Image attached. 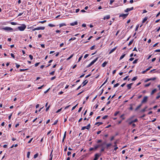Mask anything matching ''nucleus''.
<instances>
[{
  "mask_svg": "<svg viewBox=\"0 0 160 160\" xmlns=\"http://www.w3.org/2000/svg\"><path fill=\"white\" fill-rule=\"evenodd\" d=\"M26 26L24 24H22L20 26L18 27V29L20 31H23L26 28Z\"/></svg>",
  "mask_w": 160,
  "mask_h": 160,
  "instance_id": "1",
  "label": "nucleus"
},
{
  "mask_svg": "<svg viewBox=\"0 0 160 160\" xmlns=\"http://www.w3.org/2000/svg\"><path fill=\"white\" fill-rule=\"evenodd\" d=\"M2 29L7 31L12 32L13 31V29L10 27L3 28Z\"/></svg>",
  "mask_w": 160,
  "mask_h": 160,
  "instance_id": "2",
  "label": "nucleus"
},
{
  "mask_svg": "<svg viewBox=\"0 0 160 160\" xmlns=\"http://www.w3.org/2000/svg\"><path fill=\"white\" fill-rule=\"evenodd\" d=\"M98 59V58H96V59H94L87 66V67L88 68L91 67L92 65L95 62L97 61Z\"/></svg>",
  "mask_w": 160,
  "mask_h": 160,
  "instance_id": "3",
  "label": "nucleus"
},
{
  "mask_svg": "<svg viewBox=\"0 0 160 160\" xmlns=\"http://www.w3.org/2000/svg\"><path fill=\"white\" fill-rule=\"evenodd\" d=\"M90 127H91L90 124V123H89L86 126H84V127H82V128H81V130H84L85 129H86L88 130L90 128Z\"/></svg>",
  "mask_w": 160,
  "mask_h": 160,
  "instance_id": "4",
  "label": "nucleus"
},
{
  "mask_svg": "<svg viewBox=\"0 0 160 160\" xmlns=\"http://www.w3.org/2000/svg\"><path fill=\"white\" fill-rule=\"evenodd\" d=\"M148 97L147 96H145L141 102L142 103L146 102L148 101Z\"/></svg>",
  "mask_w": 160,
  "mask_h": 160,
  "instance_id": "5",
  "label": "nucleus"
},
{
  "mask_svg": "<svg viewBox=\"0 0 160 160\" xmlns=\"http://www.w3.org/2000/svg\"><path fill=\"white\" fill-rule=\"evenodd\" d=\"M128 15V13H127V14L123 13V14H120L119 16V17H123V18H125Z\"/></svg>",
  "mask_w": 160,
  "mask_h": 160,
  "instance_id": "6",
  "label": "nucleus"
},
{
  "mask_svg": "<svg viewBox=\"0 0 160 160\" xmlns=\"http://www.w3.org/2000/svg\"><path fill=\"white\" fill-rule=\"evenodd\" d=\"M133 9V7H132L131 8H127L125 10V12H128L132 10Z\"/></svg>",
  "mask_w": 160,
  "mask_h": 160,
  "instance_id": "7",
  "label": "nucleus"
},
{
  "mask_svg": "<svg viewBox=\"0 0 160 160\" xmlns=\"http://www.w3.org/2000/svg\"><path fill=\"white\" fill-rule=\"evenodd\" d=\"M95 157L94 158L93 160H97L98 159V158L100 156V155H99L98 153L96 154L95 155Z\"/></svg>",
  "mask_w": 160,
  "mask_h": 160,
  "instance_id": "8",
  "label": "nucleus"
},
{
  "mask_svg": "<svg viewBox=\"0 0 160 160\" xmlns=\"http://www.w3.org/2000/svg\"><path fill=\"white\" fill-rule=\"evenodd\" d=\"M36 28V30H43L45 29V27H40Z\"/></svg>",
  "mask_w": 160,
  "mask_h": 160,
  "instance_id": "9",
  "label": "nucleus"
},
{
  "mask_svg": "<svg viewBox=\"0 0 160 160\" xmlns=\"http://www.w3.org/2000/svg\"><path fill=\"white\" fill-rule=\"evenodd\" d=\"M78 24V22L77 21H75L74 22L71 23L70 24V25L71 26H73L75 25H77Z\"/></svg>",
  "mask_w": 160,
  "mask_h": 160,
  "instance_id": "10",
  "label": "nucleus"
},
{
  "mask_svg": "<svg viewBox=\"0 0 160 160\" xmlns=\"http://www.w3.org/2000/svg\"><path fill=\"white\" fill-rule=\"evenodd\" d=\"M88 81L87 80H85L82 83V84H83L82 86H85L88 83Z\"/></svg>",
  "mask_w": 160,
  "mask_h": 160,
  "instance_id": "11",
  "label": "nucleus"
},
{
  "mask_svg": "<svg viewBox=\"0 0 160 160\" xmlns=\"http://www.w3.org/2000/svg\"><path fill=\"white\" fill-rule=\"evenodd\" d=\"M133 83H131L127 85L128 89H130L131 88V86L132 85Z\"/></svg>",
  "mask_w": 160,
  "mask_h": 160,
  "instance_id": "12",
  "label": "nucleus"
},
{
  "mask_svg": "<svg viewBox=\"0 0 160 160\" xmlns=\"http://www.w3.org/2000/svg\"><path fill=\"white\" fill-rule=\"evenodd\" d=\"M102 144H99V145H95L94 147V149H96L98 148H99V147L102 146Z\"/></svg>",
  "mask_w": 160,
  "mask_h": 160,
  "instance_id": "13",
  "label": "nucleus"
},
{
  "mask_svg": "<svg viewBox=\"0 0 160 160\" xmlns=\"http://www.w3.org/2000/svg\"><path fill=\"white\" fill-rule=\"evenodd\" d=\"M157 91V89H154L152 91L151 93V95H153L154 93L156 92Z\"/></svg>",
  "mask_w": 160,
  "mask_h": 160,
  "instance_id": "14",
  "label": "nucleus"
},
{
  "mask_svg": "<svg viewBox=\"0 0 160 160\" xmlns=\"http://www.w3.org/2000/svg\"><path fill=\"white\" fill-rule=\"evenodd\" d=\"M117 48V47H116L115 48H113L112 49L111 51H110L109 52V54H111V53H112V52H113Z\"/></svg>",
  "mask_w": 160,
  "mask_h": 160,
  "instance_id": "15",
  "label": "nucleus"
},
{
  "mask_svg": "<svg viewBox=\"0 0 160 160\" xmlns=\"http://www.w3.org/2000/svg\"><path fill=\"white\" fill-rule=\"evenodd\" d=\"M131 119V118H129L128 120V124L129 125H130L131 124H132L133 123V121L132 120L131 121H130Z\"/></svg>",
  "mask_w": 160,
  "mask_h": 160,
  "instance_id": "16",
  "label": "nucleus"
},
{
  "mask_svg": "<svg viewBox=\"0 0 160 160\" xmlns=\"http://www.w3.org/2000/svg\"><path fill=\"white\" fill-rule=\"evenodd\" d=\"M110 18V16L109 15H107L105 16L103 19H104V20H105L106 19H109Z\"/></svg>",
  "mask_w": 160,
  "mask_h": 160,
  "instance_id": "17",
  "label": "nucleus"
},
{
  "mask_svg": "<svg viewBox=\"0 0 160 160\" xmlns=\"http://www.w3.org/2000/svg\"><path fill=\"white\" fill-rule=\"evenodd\" d=\"M107 62L105 61L104 62L102 65V67H104L106 66L107 63Z\"/></svg>",
  "mask_w": 160,
  "mask_h": 160,
  "instance_id": "18",
  "label": "nucleus"
},
{
  "mask_svg": "<svg viewBox=\"0 0 160 160\" xmlns=\"http://www.w3.org/2000/svg\"><path fill=\"white\" fill-rule=\"evenodd\" d=\"M148 18L147 17H145L142 21V23H144L147 20Z\"/></svg>",
  "mask_w": 160,
  "mask_h": 160,
  "instance_id": "19",
  "label": "nucleus"
},
{
  "mask_svg": "<svg viewBox=\"0 0 160 160\" xmlns=\"http://www.w3.org/2000/svg\"><path fill=\"white\" fill-rule=\"evenodd\" d=\"M142 104H141L138 105V106L136 108L135 110L137 111L138 109H139L142 106Z\"/></svg>",
  "mask_w": 160,
  "mask_h": 160,
  "instance_id": "20",
  "label": "nucleus"
},
{
  "mask_svg": "<svg viewBox=\"0 0 160 160\" xmlns=\"http://www.w3.org/2000/svg\"><path fill=\"white\" fill-rule=\"evenodd\" d=\"M66 26V25L65 23H61L59 24V27L61 28L63 26Z\"/></svg>",
  "mask_w": 160,
  "mask_h": 160,
  "instance_id": "21",
  "label": "nucleus"
},
{
  "mask_svg": "<svg viewBox=\"0 0 160 160\" xmlns=\"http://www.w3.org/2000/svg\"><path fill=\"white\" fill-rule=\"evenodd\" d=\"M103 124V123L102 122H97L95 124L97 125L98 124V126H99L100 125H102Z\"/></svg>",
  "mask_w": 160,
  "mask_h": 160,
  "instance_id": "22",
  "label": "nucleus"
},
{
  "mask_svg": "<svg viewBox=\"0 0 160 160\" xmlns=\"http://www.w3.org/2000/svg\"><path fill=\"white\" fill-rule=\"evenodd\" d=\"M112 145L111 143H108L106 144V147L107 148H108L109 147Z\"/></svg>",
  "mask_w": 160,
  "mask_h": 160,
  "instance_id": "23",
  "label": "nucleus"
},
{
  "mask_svg": "<svg viewBox=\"0 0 160 160\" xmlns=\"http://www.w3.org/2000/svg\"><path fill=\"white\" fill-rule=\"evenodd\" d=\"M125 54H124L122 55L120 57V59H119L120 60H121L123 58H124V57H125Z\"/></svg>",
  "mask_w": 160,
  "mask_h": 160,
  "instance_id": "24",
  "label": "nucleus"
},
{
  "mask_svg": "<svg viewBox=\"0 0 160 160\" xmlns=\"http://www.w3.org/2000/svg\"><path fill=\"white\" fill-rule=\"evenodd\" d=\"M73 54H72V55H71L70 56L69 58H67V60H69L71 58H72V57L73 56Z\"/></svg>",
  "mask_w": 160,
  "mask_h": 160,
  "instance_id": "25",
  "label": "nucleus"
},
{
  "mask_svg": "<svg viewBox=\"0 0 160 160\" xmlns=\"http://www.w3.org/2000/svg\"><path fill=\"white\" fill-rule=\"evenodd\" d=\"M38 153H36V154H35L34 155V157H33V158H37L38 156Z\"/></svg>",
  "mask_w": 160,
  "mask_h": 160,
  "instance_id": "26",
  "label": "nucleus"
},
{
  "mask_svg": "<svg viewBox=\"0 0 160 160\" xmlns=\"http://www.w3.org/2000/svg\"><path fill=\"white\" fill-rule=\"evenodd\" d=\"M138 61V59H136L133 61V62H132V63L133 64L136 63Z\"/></svg>",
  "mask_w": 160,
  "mask_h": 160,
  "instance_id": "27",
  "label": "nucleus"
},
{
  "mask_svg": "<svg viewBox=\"0 0 160 160\" xmlns=\"http://www.w3.org/2000/svg\"><path fill=\"white\" fill-rule=\"evenodd\" d=\"M28 70V69H20V72H22V71H26V70Z\"/></svg>",
  "mask_w": 160,
  "mask_h": 160,
  "instance_id": "28",
  "label": "nucleus"
},
{
  "mask_svg": "<svg viewBox=\"0 0 160 160\" xmlns=\"http://www.w3.org/2000/svg\"><path fill=\"white\" fill-rule=\"evenodd\" d=\"M150 84H151V83H148V84H145V85H144V86H145V87H148V86H149L150 85Z\"/></svg>",
  "mask_w": 160,
  "mask_h": 160,
  "instance_id": "29",
  "label": "nucleus"
},
{
  "mask_svg": "<svg viewBox=\"0 0 160 160\" xmlns=\"http://www.w3.org/2000/svg\"><path fill=\"white\" fill-rule=\"evenodd\" d=\"M119 111H118V112H116L114 114V116H116L119 113Z\"/></svg>",
  "mask_w": 160,
  "mask_h": 160,
  "instance_id": "30",
  "label": "nucleus"
},
{
  "mask_svg": "<svg viewBox=\"0 0 160 160\" xmlns=\"http://www.w3.org/2000/svg\"><path fill=\"white\" fill-rule=\"evenodd\" d=\"M10 23L12 25H16L17 24V23L15 22H11Z\"/></svg>",
  "mask_w": 160,
  "mask_h": 160,
  "instance_id": "31",
  "label": "nucleus"
},
{
  "mask_svg": "<svg viewBox=\"0 0 160 160\" xmlns=\"http://www.w3.org/2000/svg\"><path fill=\"white\" fill-rule=\"evenodd\" d=\"M147 108V107H146L145 108L143 109L142 110V112H144L146 111V109Z\"/></svg>",
  "mask_w": 160,
  "mask_h": 160,
  "instance_id": "32",
  "label": "nucleus"
},
{
  "mask_svg": "<svg viewBox=\"0 0 160 160\" xmlns=\"http://www.w3.org/2000/svg\"><path fill=\"white\" fill-rule=\"evenodd\" d=\"M30 155V152H28L27 154V157L28 158H29V156Z\"/></svg>",
  "mask_w": 160,
  "mask_h": 160,
  "instance_id": "33",
  "label": "nucleus"
},
{
  "mask_svg": "<svg viewBox=\"0 0 160 160\" xmlns=\"http://www.w3.org/2000/svg\"><path fill=\"white\" fill-rule=\"evenodd\" d=\"M119 85V83H117L116 84H115L114 85V88H116L117 87H118Z\"/></svg>",
  "mask_w": 160,
  "mask_h": 160,
  "instance_id": "34",
  "label": "nucleus"
},
{
  "mask_svg": "<svg viewBox=\"0 0 160 160\" xmlns=\"http://www.w3.org/2000/svg\"><path fill=\"white\" fill-rule=\"evenodd\" d=\"M133 42V40H132L131 41L129 42V43L128 44V46L130 45Z\"/></svg>",
  "mask_w": 160,
  "mask_h": 160,
  "instance_id": "35",
  "label": "nucleus"
},
{
  "mask_svg": "<svg viewBox=\"0 0 160 160\" xmlns=\"http://www.w3.org/2000/svg\"><path fill=\"white\" fill-rule=\"evenodd\" d=\"M124 116V114H123L122 115L120 116V118H122V119L123 120H124V119H125V118H124V117H123V116Z\"/></svg>",
  "mask_w": 160,
  "mask_h": 160,
  "instance_id": "36",
  "label": "nucleus"
},
{
  "mask_svg": "<svg viewBox=\"0 0 160 160\" xmlns=\"http://www.w3.org/2000/svg\"><path fill=\"white\" fill-rule=\"evenodd\" d=\"M108 117V115H105L102 118L103 119H106Z\"/></svg>",
  "mask_w": 160,
  "mask_h": 160,
  "instance_id": "37",
  "label": "nucleus"
},
{
  "mask_svg": "<svg viewBox=\"0 0 160 160\" xmlns=\"http://www.w3.org/2000/svg\"><path fill=\"white\" fill-rule=\"evenodd\" d=\"M156 78L153 77V78H150V80H156Z\"/></svg>",
  "mask_w": 160,
  "mask_h": 160,
  "instance_id": "38",
  "label": "nucleus"
},
{
  "mask_svg": "<svg viewBox=\"0 0 160 160\" xmlns=\"http://www.w3.org/2000/svg\"><path fill=\"white\" fill-rule=\"evenodd\" d=\"M76 39V38H75V37H74L73 38H70L69 40V41H71V40H75Z\"/></svg>",
  "mask_w": 160,
  "mask_h": 160,
  "instance_id": "39",
  "label": "nucleus"
},
{
  "mask_svg": "<svg viewBox=\"0 0 160 160\" xmlns=\"http://www.w3.org/2000/svg\"><path fill=\"white\" fill-rule=\"evenodd\" d=\"M48 26L50 27H53L55 26V25L52 24H49Z\"/></svg>",
  "mask_w": 160,
  "mask_h": 160,
  "instance_id": "40",
  "label": "nucleus"
},
{
  "mask_svg": "<svg viewBox=\"0 0 160 160\" xmlns=\"http://www.w3.org/2000/svg\"><path fill=\"white\" fill-rule=\"evenodd\" d=\"M55 72V71H53L49 73V74L51 75H53Z\"/></svg>",
  "mask_w": 160,
  "mask_h": 160,
  "instance_id": "41",
  "label": "nucleus"
},
{
  "mask_svg": "<svg viewBox=\"0 0 160 160\" xmlns=\"http://www.w3.org/2000/svg\"><path fill=\"white\" fill-rule=\"evenodd\" d=\"M137 79V78L136 77H133L132 79V81H135Z\"/></svg>",
  "mask_w": 160,
  "mask_h": 160,
  "instance_id": "42",
  "label": "nucleus"
},
{
  "mask_svg": "<svg viewBox=\"0 0 160 160\" xmlns=\"http://www.w3.org/2000/svg\"><path fill=\"white\" fill-rule=\"evenodd\" d=\"M82 57V55L80 57H79V59H78V62H79L81 60Z\"/></svg>",
  "mask_w": 160,
  "mask_h": 160,
  "instance_id": "43",
  "label": "nucleus"
},
{
  "mask_svg": "<svg viewBox=\"0 0 160 160\" xmlns=\"http://www.w3.org/2000/svg\"><path fill=\"white\" fill-rule=\"evenodd\" d=\"M29 57L30 58L31 60H32L33 59V56L31 55H29Z\"/></svg>",
  "mask_w": 160,
  "mask_h": 160,
  "instance_id": "44",
  "label": "nucleus"
},
{
  "mask_svg": "<svg viewBox=\"0 0 160 160\" xmlns=\"http://www.w3.org/2000/svg\"><path fill=\"white\" fill-rule=\"evenodd\" d=\"M39 63H40V62H37V63H36L34 65L35 66V67L38 66V65L39 64Z\"/></svg>",
  "mask_w": 160,
  "mask_h": 160,
  "instance_id": "45",
  "label": "nucleus"
},
{
  "mask_svg": "<svg viewBox=\"0 0 160 160\" xmlns=\"http://www.w3.org/2000/svg\"><path fill=\"white\" fill-rule=\"evenodd\" d=\"M52 151L51 152L50 154V158H52V157H53V155L52 154Z\"/></svg>",
  "mask_w": 160,
  "mask_h": 160,
  "instance_id": "46",
  "label": "nucleus"
},
{
  "mask_svg": "<svg viewBox=\"0 0 160 160\" xmlns=\"http://www.w3.org/2000/svg\"><path fill=\"white\" fill-rule=\"evenodd\" d=\"M82 107L79 108L78 110V112H79L81 111L82 110Z\"/></svg>",
  "mask_w": 160,
  "mask_h": 160,
  "instance_id": "47",
  "label": "nucleus"
},
{
  "mask_svg": "<svg viewBox=\"0 0 160 160\" xmlns=\"http://www.w3.org/2000/svg\"><path fill=\"white\" fill-rule=\"evenodd\" d=\"M50 106L49 105L48 107H47L46 108V112L48 111V110L50 107Z\"/></svg>",
  "mask_w": 160,
  "mask_h": 160,
  "instance_id": "48",
  "label": "nucleus"
},
{
  "mask_svg": "<svg viewBox=\"0 0 160 160\" xmlns=\"http://www.w3.org/2000/svg\"><path fill=\"white\" fill-rule=\"evenodd\" d=\"M44 85H42V86L39 87L38 88V89H41L42 87H44Z\"/></svg>",
  "mask_w": 160,
  "mask_h": 160,
  "instance_id": "49",
  "label": "nucleus"
},
{
  "mask_svg": "<svg viewBox=\"0 0 160 160\" xmlns=\"http://www.w3.org/2000/svg\"><path fill=\"white\" fill-rule=\"evenodd\" d=\"M152 68V67L150 66L148 68L146 69V71H148L151 68Z\"/></svg>",
  "mask_w": 160,
  "mask_h": 160,
  "instance_id": "50",
  "label": "nucleus"
},
{
  "mask_svg": "<svg viewBox=\"0 0 160 160\" xmlns=\"http://www.w3.org/2000/svg\"><path fill=\"white\" fill-rule=\"evenodd\" d=\"M133 121V123L135 122H136L138 121V120L137 119H134V120H132Z\"/></svg>",
  "mask_w": 160,
  "mask_h": 160,
  "instance_id": "51",
  "label": "nucleus"
},
{
  "mask_svg": "<svg viewBox=\"0 0 160 160\" xmlns=\"http://www.w3.org/2000/svg\"><path fill=\"white\" fill-rule=\"evenodd\" d=\"M108 78L106 80L105 82L103 83L101 87H102L103 85L105 83H106L107 82Z\"/></svg>",
  "mask_w": 160,
  "mask_h": 160,
  "instance_id": "52",
  "label": "nucleus"
},
{
  "mask_svg": "<svg viewBox=\"0 0 160 160\" xmlns=\"http://www.w3.org/2000/svg\"><path fill=\"white\" fill-rule=\"evenodd\" d=\"M94 47H95V46L94 45H93V46H92L91 47V48H90V49L91 50H93V49H94Z\"/></svg>",
  "mask_w": 160,
  "mask_h": 160,
  "instance_id": "53",
  "label": "nucleus"
},
{
  "mask_svg": "<svg viewBox=\"0 0 160 160\" xmlns=\"http://www.w3.org/2000/svg\"><path fill=\"white\" fill-rule=\"evenodd\" d=\"M114 0H111L110 1V4L111 5L112 3L114 2Z\"/></svg>",
  "mask_w": 160,
  "mask_h": 160,
  "instance_id": "54",
  "label": "nucleus"
},
{
  "mask_svg": "<svg viewBox=\"0 0 160 160\" xmlns=\"http://www.w3.org/2000/svg\"><path fill=\"white\" fill-rule=\"evenodd\" d=\"M56 78V77L55 76L51 78V80H53L55 78Z\"/></svg>",
  "mask_w": 160,
  "mask_h": 160,
  "instance_id": "55",
  "label": "nucleus"
},
{
  "mask_svg": "<svg viewBox=\"0 0 160 160\" xmlns=\"http://www.w3.org/2000/svg\"><path fill=\"white\" fill-rule=\"evenodd\" d=\"M155 52H160V49H157L154 51Z\"/></svg>",
  "mask_w": 160,
  "mask_h": 160,
  "instance_id": "56",
  "label": "nucleus"
},
{
  "mask_svg": "<svg viewBox=\"0 0 160 160\" xmlns=\"http://www.w3.org/2000/svg\"><path fill=\"white\" fill-rule=\"evenodd\" d=\"M16 65V67L17 68H18L20 67V65L19 64H18L17 63L15 64Z\"/></svg>",
  "mask_w": 160,
  "mask_h": 160,
  "instance_id": "57",
  "label": "nucleus"
},
{
  "mask_svg": "<svg viewBox=\"0 0 160 160\" xmlns=\"http://www.w3.org/2000/svg\"><path fill=\"white\" fill-rule=\"evenodd\" d=\"M128 76H127L125 78H124L123 79V80L125 81V80H126V79H127V78H128Z\"/></svg>",
  "mask_w": 160,
  "mask_h": 160,
  "instance_id": "58",
  "label": "nucleus"
},
{
  "mask_svg": "<svg viewBox=\"0 0 160 160\" xmlns=\"http://www.w3.org/2000/svg\"><path fill=\"white\" fill-rule=\"evenodd\" d=\"M62 109V108H61L58 109L57 111H56V112L58 113V112H60L61 111Z\"/></svg>",
  "mask_w": 160,
  "mask_h": 160,
  "instance_id": "59",
  "label": "nucleus"
},
{
  "mask_svg": "<svg viewBox=\"0 0 160 160\" xmlns=\"http://www.w3.org/2000/svg\"><path fill=\"white\" fill-rule=\"evenodd\" d=\"M46 22V21L44 20V21H40L39 22V23H43Z\"/></svg>",
  "mask_w": 160,
  "mask_h": 160,
  "instance_id": "60",
  "label": "nucleus"
},
{
  "mask_svg": "<svg viewBox=\"0 0 160 160\" xmlns=\"http://www.w3.org/2000/svg\"><path fill=\"white\" fill-rule=\"evenodd\" d=\"M33 139V138H32L28 142V143H31V142L32 141V139Z\"/></svg>",
  "mask_w": 160,
  "mask_h": 160,
  "instance_id": "61",
  "label": "nucleus"
},
{
  "mask_svg": "<svg viewBox=\"0 0 160 160\" xmlns=\"http://www.w3.org/2000/svg\"><path fill=\"white\" fill-rule=\"evenodd\" d=\"M88 56V54H86L84 56V58H86Z\"/></svg>",
  "mask_w": 160,
  "mask_h": 160,
  "instance_id": "62",
  "label": "nucleus"
},
{
  "mask_svg": "<svg viewBox=\"0 0 160 160\" xmlns=\"http://www.w3.org/2000/svg\"><path fill=\"white\" fill-rule=\"evenodd\" d=\"M58 122V120L55 121V122H54V123L52 125H55Z\"/></svg>",
  "mask_w": 160,
  "mask_h": 160,
  "instance_id": "63",
  "label": "nucleus"
},
{
  "mask_svg": "<svg viewBox=\"0 0 160 160\" xmlns=\"http://www.w3.org/2000/svg\"><path fill=\"white\" fill-rule=\"evenodd\" d=\"M11 57L13 58H15V56H14V54H13V53H11Z\"/></svg>",
  "mask_w": 160,
  "mask_h": 160,
  "instance_id": "64",
  "label": "nucleus"
}]
</instances>
